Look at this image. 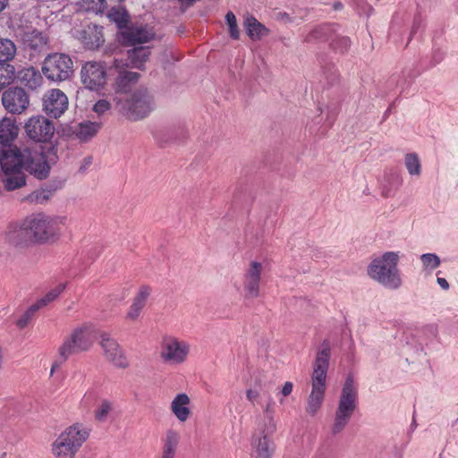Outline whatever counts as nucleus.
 I'll list each match as a JSON object with an SVG mask.
<instances>
[{"mask_svg": "<svg viewBox=\"0 0 458 458\" xmlns=\"http://www.w3.org/2000/svg\"><path fill=\"white\" fill-rule=\"evenodd\" d=\"M190 345L173 336H166L161 344L160 357L169 364L183 363L188 357Z\"/></svg>", "mask_w": 458, "mask_h": 458, "instance_id": "9d476101", "label": "nucleus"}, {"mask_svg": "<svg viewBox=\"0 0 458 458\" xmlns=\"http://www.w3.org/2000/svg\"><path fill=\"white\" fill-rule=\"evenodd\" d=\"M293 385L292 382H285L282 388V394L288 396L293 392Z\"/></svg>", "mask_w": 458, "mask_h": 458, "instance_id": "8fccbe9b", "label": "nucleus"}, {"mask_svg": "<svg viewBox=\"0 0 458 458\" xmlns=\"http://www.w3.org/2000/svg\"><path fill=\"white\" fill-rule=\"evenodd\" d=\"M445 56V52L440 48L434 49L432 53V62L431 66H435L437 64L441 63Z\"/></svg>", "mask_w": 458, "mask_h": 458, "instance_id": "49530a36", "label": "nucleus"}, {"mask_svg": "<svg viewBox=\"0 0 458 458\" xmlns=\"http://www.w3.org/2000/svg\"><path fill=\"white\" fill-rule=\"evenodd\" d=\"M190 397L184 394H178L171 402L170 409L180 422H185L191 416Z\"/></svg>", "mask_w": 458, "mask_h": 458, "instance_id": "b1692460", "label": "nucleus"}, {"mask_svg": "<svg viewBox=\"0 0 458 458\" xmlns=\"http://www.w3.org/2000/svg\"><path fill=\"white\" fill-rule=\"evenodd\" d=\"M65 222V216L38 213L25 218V226H28L33 243H47L57 239Z\"/></svg>", "mask_w": 458, "mask_h": 458, "instance_id": "423d86ee", "label": "nucleus"}, {"mask_svg": "<svg viewBox=\"0 0 458 458\" xmlns=\"http://www.w3.org/2000/svg\"><path fill=\"white\" fill-rule=\"evenodd\" d=\"M0 165L4 174L3 182L8 191H14L25 185L24 170L40 180L47 178L50 170L46 157L41 153L18 146H9L1 150Z\"/></svg>", "mask_w": 458, "mask_h": 458, "instance_id": "f257e3e1", "label": "nucleus"}, {"mask_svg": "<svg viewBox=\"0 0 458 458\" xmlns=\"http://www.w3.org/2000/svg\"><path fill=\"white\" fill-rule=\"evenodd\" d=\"M2 104L8 113L21 114L28 108L30 98L23 89L13 87L4 91Z\"/></svg>", "mask_w": 458, "mask_h": 458, "instance_id": "4468645a", "label": "nucleus"}, {"mask_svg": "<svg viewBox=\"0 0 458 458\" xmlns=\"http://www.w3.org/2000/svg\"><path fill=\"white\" fill-rule=\"evenodd\" d=\"M4 237L9 244L15 247H24L33 243L28 226H25V219L19 223L10 224L5 231Z\"/></svg>", "mask_w": 458, "mask_h": 458, "instance_id": "6ab92c4d", "label": "nucleus"}, {"mask_svg": "<svg viewBox=\"0 0 458 458\" xmlns=\"http://www.w3.org/2000/svg\"><path fill=\"white\" fill-rule=\"evenodd\" d=\"M73 63L69 55L61 53L48 55L43 63L42 72L52 81L68 80L73 72Z\"/></svg>", "mask_w": 458, "mask_h": 458, "instance_id": "1a4fd4ad", "label": "nucleus"}, {"mask_svg": "<svg viewBox=\"0 0 458 458\" xmlns=\"http://www.w3.org/2000/svg\"><path fill=\"white\" fill-rule=\"evenodd\" d=\"M108 18L115 22L121 30L128 27L130 17L128 13L122 7L111 8L108 13Z\"/></svg>", "mask_w": 458, "mask_h": 458, "instance_id": "2f4dec72", "label": "nucleus"}, {"mask_svg": "<svg viewBox=\"0 0 458 458\" xmlns=\"http://www.w3.org/2000/svg\"><path fill=\"white\" fill-rule=\"evenodd\" d=\"M92 163V158L90 157H87L83 160V165L81 166V170H85L89 165Z\"/></svg>", "mask_w": 458, "mask_h": 458, "instance_id": "603ef678", "label": "nucleus"}, {"mask_svg": "<svg viewBox=\"0 0 458 458\" xmlns=\"http://www.w3.org/2000/svg\"><path fill=\"white\" fill-rule=\"evenodd\" d=\"M67 96L60 89L47 91L43 98V110L53 118H58L68 109Z\"/></svg>", "mask_w": 458, "mask_h": 458, "instance_id": "dca6fc26", "label": "nucleus"}, {"mask_svg": "<svg viewBox=\"0 0 458 458\" xmlns=\"http://www.w3.org/2000/svg\"><path fill=\"white\" fill-rule=\"evenodd\" d=\"M83 3L89 4L86 7L88 10H92L95 13H102L106 7V0H82Z\"/></svg>", "mask_w": 458, "mask_h": 458, "instance_id": "79ce46f5", "label": "nucleus"}, {"mask_svg": "<svg viewBox=\"0 0 458 458\" xmlns=\"http://www.w3.org/2000/svg\"><path fill=\"white\" fill-rule=\"evenodd\" d=\"M78 38L87 48H98L104 43L103 27L88 25L78 31Z\"/></svg>", "mask_w": 458, "mask_h": 458, "instance_id": "412c9836", "label": "nucleus"}, {"mask_svg": "<svg viewBox=\"0 0 458 458\" xmlns=\"http://www.w3.org/2000/svg\"><path fill=\"white\" fill-rule=\"evenodd\" d=\"M65 287V283L57 284L55 287L47 293L42 298L38 300L35 304L38 307L39 310L47 306L58 298V296L64 291Z\"/></svg>", "mask_w": 458, "mask_h": 458, "instance_id": "72a5a7b5", "label": "nucleus"}, {"mask_svg": "<svg viewBox=\"0 0 458 458\" xmlns=\"http://www.w3.org/2000/svg\"><path fill=\"white\" fill-rule=\"evenodd\" d=\"M100 123L96 122H82L73 129V133L81 141L91 140L99 131Z\"/></svg>", "mask_w": 458, "mask_h": 458, "instance_id": "bb28decb", "label": "nucleus"}, {"mask_svg": "<svg viewBox=\"0 0 458 458\" xmlns=\"http://www.w3.org/2000/svg\"><path fill=\"white\" fill-rule=\"evenodd\" d=\"M111 409H112L111 403L107 401H103L100 403V405L98 406V408L96 410L95 418L98 421L106 420Z\"/></svg>", "mask_w": 458, "mask_h": 458, "instance_id": "a19ab883", "label": "nucleus"}, {"mask_svg": "<svg viewBox=\"0 0 458 458\" xmlns=\"http://www.w3.org/2000/svg\"><path fill=\"white\" fill-rule=\"evenodd\" d=\"M111 107V104L109 101L106 99L98 100L93 106V111L98 114H103L106 111H108Z\"/></svg>", "mask_w": 458, "mask_h": 458, "instance_id": "c03bdc74", "label": "nucleus"}, {"mask_svg": "<svg viewBox=\"0 0 458 458\" xmlns=\"http://www.w3.org/2000/svg\"><path fill=\"white\" fill-rule=\"evenodd\" d=\"M351 46V39L348 37H338L335 40V47L341 52L347 50Z\"/></svg>", "mask_w": 458, "mask_h": 458, "instance_id": "a18cd8bd", "label": "nucleus"}, {"mask_svg": "<svg viewBox=\"0 0 458 458\" xmlns=\"http://www.w3.org/2000/svg\"><path fill=\"white\" fill-rule=\"evenodd\" d=\"M225 19L229 27L230 36L233 39H238L239 38V30L237 27L236 17L232 12H228L225 15Z\"/></svg>", "mask_w": 458, "mask_h": 458, "instance_id": "ea45409f", "label": "nucleus"}, {"mask_svg": "<svg viewBox=\"0 0 458 458\" xmlns=\"http://www.w3.org/2000/svg\"><path fill=\"white\" fill-rule=\"evenodd\" d=\"M404 165L411 175L419 176L421 174V165L416 153H408L404 157Z\"/></svg>", "mask_w": 458, "mask_h": 458, "instance_id": "c9c22d12", "label": "nucleus"}, {"mask_svg": "<svg viewBox=\"0 0 458 458\" xmlns=\"http://www.w3.org/2000/svg\"><path fill=\"white\" fill-rule=\"evenodd\" d=\"M140 77V74L135 72L120 71L116 79V93L117 94H129L131 83H135Z\"/></svg>", "mask_w": 458, "mask_h": 458, "instance_id": "cd10ccee", "label": "nucleus"}, {"mask_svg": "<svg viewBox=\"0 0 458 458\" xmlns=\"http://www.w3.org/2000/svg\"><path fill=\"white\" fill-rule=\"evenodd\" d=\"M248 35L252 39H259L267 33V30L253 16L246 17L244 21Z\"/></svg>", "mask_w": 458, "mask_h": 458, "instance_id": "7c9ffc66", "label": "nucleus"}, {"mask_svg": "<svg viewBox=\"0 0 458 458\" xmlns=\"http://www.w3.org/2000/svg\"><path fill=\"white\" fill-rule=\"evenodd\" d=\"M402 184V178L394 173L386 174L381 183V194L384 198L394 195Z\"/></svg>", "mask_w": 458, "mask_h": 458, "instance_id": "c85d7f7f", "label": "nucleus"}, {"mask_svg": "<svg viewBox=\"0 0 458 458\" xmlns=\"http://www.w3.org/2000/svg\"><path fill=\"white\" fill-rule=\"evenodd\" d=\"M96 337L95 327L90 324H84L75 327L58 348V357L52 364L50 375L52 376L71 355L89 351L93 345Z\"/></svg>", "mask_w": 458, "mask_h": 458, "instance_id": "7ed1b4c3", "label": "nucleus"}, {"mask_svg": "<svg viewBox=\"0 0 458 458\" xmlns=\"http://www.w3.org/2000/svg\"><path fill=\"white\" fill-rule=\"evenodd\" d=\"M38 310L39 309L35 303L30 305L28 310L21 315V317L16 321L17 327L21 329L26 327Z\"/></svg>", "mask_w": 458, "mask_h": 458, "instance_id": "4c0bfd02", "label": "nucleus"}, {"mask_svg": "<svg viewBox=\"0 0 458 458\" xmlns=\"http://www.w3.org/2000/svg\"><path fill=\"white\" fill-rule=\"evenodd\" d=\"M81 82L86 89L98 91L106 83V70L101 62L89 61L81 70Z\"/></svg>", "mask_w": 458, "mask_h": 458, "instance_id": "9b49d317", "label": "nucleus"}, {"mask_svg": "<svg viewBox=\"0 0 458 458\" xmlns=\"http://www.w3.org/2000/svg\"><path fill=\"white\" fill-rule=\"evenodd\" d=\"M327 29L325 27L316 28L306 36L305 41L312 42L316 39H324L327 36Z\"/></svg>", "mask_w": 458, "mask_h": 458, "instance_id": "37998d69", "label": "nucleus"}, {"mask_svg": "<svg viewBox=\"0 0 458 458\" xmlns=\"http://www.w3.org/2000/svg\"><path fill=\"white\" fill-rule=\"evenodd\" d=\"M16 51V46L11 39L0 38V63L13 60Z\"/></svg>", "mask_w": 458, "mask_h": 458, "instance_id": "473e14b6", "label": "nucleus"}, {"mask_svg": "<svg viewBox=\"0 0 458 458\" xmlns=\"http://www.w3.org/2000/svg\"><path fill=\"white\" fill-rule=\"evenodd\" d=\"M16 78L21 84L32 90L41 87L43 83L40 72L32 66L25 67L18 71Z\"/></svg>", "mask_w": 458, "mask_h": 458, "instance_id": "5701e85b", "label": "nucleus"}, {"mask_svg": "<svg viewBox=\"0 0 458 458\" xmlns=\"http://www.w3.org/2000/svg\"><path fill=\"white\" fill-rule=\"evenodd\" d=\"M100 345L104 351L106 359L114 366L119 369H126L129 367V360L123 349L114 339L110 338L107 334H101Z\"/></svg>", "mask_w": 458, "mask_h": 458, "instance_id": "2eb2a0df", "label": "nucleus"}, {"mask_svg": "<svg viewBox=\"0 0 458 458\" xmlns=\"http://www.w3.org/2000/svg\"><path fill=\"white\" fill-rule=\"evenodd\" d=\"M24 129L28 137L38 142L48 141L55 133L53 122L43 115L30 117L25 123Z\"/></svg>", "mask_w": 458, "mask_h": 458, "instance_id": "f8f14e48", "label": "nucleus"}, {"mask_svg": "<svg viewBox=\"0 0 458 458\" xmlns=\"http://www.w3.org/2000/svg\"><path fill=\"white\" fill-rule=\"evenodd\" d=\"M180 435L174 429L167 430L161 458H174Z\"/></svg>", "mask_w": 458, "mask_h": 458, "instance_id": "c756f323", "label": "nucleus"}, {"mask_svg": "<svg viewBox=\"0 0 458 458\" xmlns=\"http://www.w3.org/2000/svg\"><path fill=\"white\" fill-rule=\"evenodd\" d=\"M128 59L124 63L123 60L114 59V66L117 69H122L124 66H131L137 69H142L144 64L147 62L150 55V49L146 47H134L128 50Z\"/></svg>", "mask_w": 458, "mask_h": 458, "instance_id": "aec40b11", "label": "nucleus"}, {"mask_svg": "<svg viewBox=\"0 0 458 458\" xmlns=\"http://www.w3.org/2000/svg\"><path fill=\"white\" fill-rule=\"evenodd\" d=\"M273 404H274V401H273L272 397L269 396L267 403L264 407L265 416H269V415L273 416V411H272Z\"/></svg>", "mask_w": 458, "mask_h": 458, "instance_id": "09e8293b", "label": "nucleus"}, {"mask_svg": "<svg viewBox=\"0 0 458 458\" xmlns=\"http://www.w3.org/2000/svg\"><path fill=\"white\" fill-rule=\"evenodd\" d=\"M420 259L422 264V270L427 274H431L441 264V259L436 253H424L420 255Z\"/></svg>", "mask_w": 458, "mask_h": 458, "instance_id": "f704fd0d", "label": "nucleus"}, {"mask_svg": "<svg viewBox=\"0 0 458 458\" xmlns=\"http://www.w3.org/2000/svg\"><path fill=\"white\" fill-rule=\"evenodd\" d=\"M437 282L443 290H448L450 287L446 279L443 277H437Z\"/></svg>", "mask_w": 458, "mask_h": 458, "instance_id": "3c124183", "label": "nucleus"}, {"mask_svg": "<svg viewBox=\"0 0 458 458\" xmlns=\"http://www.w3.org/2000/svg\"><path fill=\"white\" fill-rule=\"evenodd\" d=\"M89 437L88 429L75 424L60 434L53 444V453L56 458H74L76 453Z\"/></svg>", "mask_w": 458, "mask_h": 458, "instance_id": "6e6552de", "label": "nucleus"}, {"mask_svg": "<svg viewBox=\"0 0 458 458\" xmlns=\"http://www.w3.org/2000/svg\"><path fill=\"white\" fill-rule=\"evenodd\" d=\"M331 347L325 340L320 344L312 365L311 392L308 397L306 411L314 416L320 409L326 392L327 374L329 368Z\"/></svg>", "mask_w": 458, "mask_h": 458, "instance_id": "f03ea898", "label": "nucleus"}, {"mask_svg": "<svg viewBox=\"0 0 458 458\" xmlns=\"http://www.w3.org/2000/svg\"><path fill=\"white\" fill-rule=\"evenodd\" d=\"M51 191L41 190V191H33L31 194H30L27 199L30 202L35 203H45L50 198Z\"/></svg>", "mask_w": 458, "mask_h": 458, "instance_id": "58836bf2", "label": "nucleus"}, {"mask_svg": "<svg viewBox=\"0 0 458 458\" xmlns=\"http://www.w3.org/2000/svg\"><path fill=\"white\" fill-rule=\"evenodd\" d=\"M18 126L15 120L10 117H4L0 120V143L7 145L18 135Z\"/></svg>", "mask_w": 458, "mask_h": 458, "instance_id": "a878e982", "label": "nucleus"}, {"mask_svg": "<svg viewBox=\"0 0 458 458\" xmlns=\"http://www.w3.org/2000/svg\"><path fill=\"white\" fill-rule=\"evenodd\" d=\"M24 47L30 50V55H40L49 48V38L47 34L38 30H29L22 34Z\"/></svg>", "mask_w": 458, "mask_h": 458, "instance_id": "a211bd4d", "label": "nucleus"}, {"mask_svg": "<svg viewBox=\"0 0 458 458\" xmlns=\"http://www.w3.org/2000/svg\"><path fill=\"white\" fill-rule=\"evenodd\" d=\"M276 422L274 420V416H264V420L262 424H260L259 428V432L255 434L256 436H264L273 434L276 431Z\"/></svg>", "mask_w": 458, "mask_h": 458, "instance_id": "e433bc0d", "label": "nucleus"}, {"mask_svg": "<svg viewBox=\"0 0 458 458\" xmlns=\"http://www.w3.org/2000/svg\"><path fill=\"white\" fill-rule=\"evenodd\" d=\"M275 450L274 443L269 437L256 436L252 439V458H271Z\"/></svg>", "mask_w": 458, "mask_h": 458, "instance_id": "393cba45", "label": "nucleus"}, {"mask_svg": "<svg viewBox=\"0 0 458 458\" xmlns=\"http://www.w3.org/2000/svg\"><path fill=\"white\" fill-rule=\"evenodd\" d=\"M259 393L257 390H255V389H249V390H247V392H246V397H247V399H248L250 403H254L257 401V399L259 398Z\"/></svg>", "mask_w": 458, "mask_h": 458, "instance_id": "de8ad7c7", "label": "nucleus"}, {"mask_svg": "<svg viewBox=\"0 0 458 458\" xmlns=\"http://www.w3.org/2000/svg\"><path fill=\"white\" fill-rule=\"evenodd\" d=\"M399 252L387 251L375 259L368 267V275L383 286L395 290L402 285V278L397 267Z\"/></svg>", "mask_w": 458, "mask_h": 458, "instance_id": "39448f33", "label": "nucleus"}, {"mask_svg": "<svg viewBox=\"0 0 458 458\" xmlns=\"http://www.w3.org/2000/svg\"><path fill=\"white\" fill-rule=\"evenodd\" d=\"M263 266L258 261H252L243 276L244 296L249 299L257 298L259 295V286Z\"/></svg>", "mask_w": 458, "mask_h": 458, "instance_id": "f3484780", "label": "nucleus"}, {"mask_svg": "<svg viewBox=\"0 0 458 458\" xmlns=\"http://www.w3.org/2000/svg\"><path fill=\"white\" fill-rule=\"evenodd\" d=\"M150 293L151 288L148 285L143 284L139 288V291L134 296L132 303L126 314L127 319L134 321L140 318L141 311L147 304Z\"/></svg>", "mask_w": 458, "mask_h": 458, "instance_id": "4be33fe9", "label": "nucleus"}, {"mask_svg": "<svg viewBox=\"0 0 458 458\" xmlns=\"http://www.w3.org/2000/svg\"><path fill=\"white\" fill-rule=\"evenodd\" d=\"M154 28L148 24H131L121 30L120 41L125 46H135L148 43L155 38Z\"/></svg>", "mask_w": 458, "mask_h": 458, "instance_id": "ddd939ff", "label": "nucleus"}, {"mask_svg": "<svg viewBox=\"0 0 458 458\" xmlns=\"http://www.w3.org/2000/svg\"><path fill=\"white\" fill-rule=\"evenodd\" d=\"M358 405V387L352 376L349 375L343 386L338 405L335 412L331 431L333 435L342 432L350 422Z\"/></svg>", "mask_w": 458, "mask_h": 458, "instance_id": "0eeeda50", "label": "nucleus"}, {"mask_svg": "<svg viewBox=\"0 0 458 458\" xmlns=\"http://www.w3.org/2000/svg\"><path fill=\"white\" fill-rule=\"evenodd\" d=\"M113 101L120 113L133 121L147 117L154 109L153 97L146 89L114 95Z\"/></svg>", "mask_w": 458, "mask_h": 458, "instance_id": "20e7f679", "label": "nucleus"}, {"mask_svg": "<svg viewBox=\"0 0 458 458\" xmlns=\"http://www.w3.org/2000/svg\"><path fill=\"white\" fill-rule=\"evenodd\" d=\"M9 4V0H0V13H2Z\"/></svg>", "mask_w": 458, "mask_h": 458, "instance_id": "864d4df0", "label": "nucleus"}]
</instances>
